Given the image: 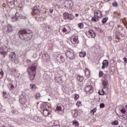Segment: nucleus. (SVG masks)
I'll use <instances>...</instances> for the list:
<instances>
[{
    "instance_id": "f257e3e1",
    "label": "nucleus",
    "mask_w": 127,
    "mask_h": 127,
    "mask_svg": "<svg viewBox=\"0 0 127 127\" xmlns=\"http://www.w3.org/2000/svg\"><path fill=\"white\" fill-rule=\"evenodd\" d=\"M19 37L22 40L29 41L32 38V31L30 29H21L19 31Z\"/></svg>"
},
{
    "instance_id": "f03ea898",
    "label": "nucleus",
    "mask_w": 127,
    "mask_h": 127,
    "mask_svg": "<svg viewBox=\"0 0 127 127\" xmlns=\"http://www.w3.org/2000/svg\"><path fill=\"white\" fill-rule=\"evenodd\" d=\"M37 68V63H34L31 66L29 67L27 71L30 75V78L32 81L35 78V75H36V69Z\"/></svg>"
},
{
    "instance_id": "7ed1b4c3",
    "label": "nucleus",
    "mask_w": 127,
    "mask_h": 127,
    "mask_svg": "<svg viewBox=\"0 0 127 127\" xmlns=\"http://www.w3.org/2000/svg\"><path fill=\"white\" fill-rule=\"evenodd\" d=\"M8 51V50L7 49V47L6 46H4L3 47L0 48V53L1 55H3V56H4L5 57V56L6 54H7V52Z\"/></svg>"
},
{
    "instance_id": "20e7f679",
    "label": "nucleus",
    "mask_w": 127,
    "mask_h": 127,
    "mask_svg": "<svg viewBox=\"0 0 127 127\" xmlns=\"http://www.w3.org/2000/svg\"><path fill=\"white\" fill-rule=\"evenodd\" d=\"M19 103H20L21 105H25V104H26V102H27L26 96L23 94H22L19 97Z\"/></svg>"
},
{
    "instance_id": "39448f33",
    "label": "nucleus",
    "mask_w": 127,
    "mask_h": 127,
    "mask_svg": "<svg viewBox=\"0 0 127 127\" xmlns=\"http://www.w3.org/2000/svg\"><path fill=\"white\" fill-rule=\"evenodd\" d=\"M65 55L67 58L71 59V60L75 59L76 57V56H75V53H74L73 52H71L69 51L65 53Z\"/></svg>"
},
{
    "instance_id": "423d86ee",
    "label": "nucleus",
    "mask_w": 127,
    "mask_h": 127,
    "mask_svg": "<svg viewBox=\"0 0 127 127\" xmlns=\"http://www.w3.org/2000/svg\"><path fill=\"white\" fill-rule=\"evenodd\" d=\"M70 42L72 44H76L79 42L78 40V37L77 36H72L70 38Z\"/></svg>"
},
{
    "instance_id": "0eeeda50",
    "label": "nucleus",
    "mask_w": 127,
    "mask_h": 127,
    "mask_svg": "<svg viewBox=\"0 0 127 127\" xmlns=\"http://www.w3.org/2000/svg\"><path fill=\"white\" fill-rule=\"evenodd\" d=\"M33 120L35 122H37V123H41L43 122V117L35 116L33 117Z\"/></svg>"
},
{
    "instance_id": "6e6552de",
    "label": "nucleus",
    "mask_w": 127,
    "mask_h": 127,
    "mask_svg": "<svg viewBox=\"0 0 127 127\" xmlns=\"http://www.w3.org/2000/svg\"><path fill=\"white\" fill-rule=\"evenodd\" d=\"M85 90L86 93H88V94H90V93H93V87L91 85H87L85 88Z\"/></svg>"
},
{
    "instance_id": "1a4fd4ad",
    "label": "nucleus",
    "mask_w": 127,
    "mask_h": 127,
    "mask_svg": "<svg viewBox=\"0 0 127 127\" xmlns=\"http://www.w3.org/2000/svg\"><path fill=\"white\" fill-rule=\"evenodd\" d=\"M94 15L96 17H98V18H101L103 16V13L101 11L96 10L94 11Z\"/></svg>"
},
{
    "instance_id": "9d476101",
    "label": "nucleus",
    "mask_w": 127,
    "mask_h": 127,
    "mask_svg": "<svg viewBox=\"0 0 127 127\" xmlns=\"http://www.w3.org/2000/svg\"><path fill=\"white\" fill-rule=\"evenodd\" d=\"M63 31L65 33H68L71 31V28H70V26L68 25H65L64 26V28L63 29Z\"/></svg>"
},
{
    "instance_id": "9b49d317",
    "label": "nucleus",
    "mask_w": 127,
    "mask_h": 127,
    "mask_svg": "<svg viewBox=\"0 0 127 127\" xmlns=\"http://www.w3.org/2000/svg\"><path fill=\"white\" fill-rule=\"evenodd\" d=\"M109 80L108 79H103L102 81V86H103V89H107L108 88V84Z\"/></svg>"
},
{
    "instance_id": "f8f14e48",
    "label": "nucleus",
    "mask_w": 127,
    "mask_h": 127,
    "mask_svg": "<svg viewBox=\"0 0 127 127\" xmlns=\"http://www.w3.org/2000/svg\"><path fill=\"white\" fill-rule=\"evenodd\" d=\"M15 56H16V55H15V52H11L10 55H9V57L10 59H11V61L13 62V61H15V59H16V57Z\"/></svg>"
},
{
    "instance_id": "ddd939ff",
    "label": "nucleus",
    "mask_w": 127,
    "mask_h": 127,
    "mask_svg": "<svg viewBox=\"0 0 127 127\" xmlns=\"http://www.w3.org/2000/svg\"><path fill=\"white\" fill-rule=\"evenodd\" d=\"M71 114L72 115L73 118L76 119V118H77V117H78V115L79 114V113L78 112V110H73L72 111Z\"/></svg>"
},
{
    "instance_id": "4468645a",
    "label": "nucleus",
    "mask_w": 127,
    "mask_h": 127,
    "mask_svg": "<svg viewBox=\"0 0 127 127\" xmlns=\"http://www.w3.org/2000/svg\"><path fill=\"white\" fill-rule=\"evenodd\" d=\"M51 114V111L48 110V109H44L43 111V114L44 116V117H47L48 116H49Z\"/></svg>"
},
{
    "instance_id": "2eb2a0df",
    "label": "nucleus",
    "mask_w": 127,
    "mask_h": 127,
    "mask_svg": "<svg viewBox=\"0 0 127 127\" xmlns=\"http://www.w3.org/2000/svg\"><path fill=\"white\" fill-rule=\"evenodd\" d=\"M15 16H13L12 17V21L13 22L17 21V20H18V17H19V13H16L15 14Z\"/></svg>"
},
{
    "instance_id": "dca6fc26",
    "label": "nucleus",
    "mask_w": 127,
    "mask_h": 127,
    "mask_svg": "<svg viewBox=\"0 0 127 127\" xmlns=\"http://www.w3.org/2000/svg\"><path fill=\"white\" fill-rule=\"evenodd\" d=\"M109 66V61L108 60H104L102 63V69H105L107 68Z\"/></svg>"
},
{
    "instance_id": "f3484780",
    "label": "nucleus",
    "mask_w": 127,
    "mask_h": 127,
    "mask_svg": "<svg viewBox=\"0 0 127 127\" xmlns=\"http://www.w3.org/2000/svg\"><path fill=\"white\" fill-rule=\"evenodd\" d=\"M43 57L44 58V61H45L47 63L50 61V56L48 54L44 55Z\"/></svg>"
},
{
    "instance_id": "a211bd4d",
    "label": "nucleus",
    "mask_w": 127,
    "mask_h": 127,
    "mask_svg": "<svg viewBox=\"0 0 127 127\" xmlns=\"http://www.w3.org/2000/svg\"><path fill=\"white\" fill-rule=\"evenodd\" d=\"M51 126H58L59 125V121L58 120L53 121L51 123H50Z\"/></svg>"
},
{
    "instance_id": "6ab92c4d",
    "label": "nucleus",
    "mask_w": 127,
    "mask_h": 127,
    "mask_svg": "<svg viewBox=\"0 0 127 127\" xmlns=\"http://www.w3.org/2000/svg\"><path fill=\"white\" fill-rule=\"evenodd\" d=\"M84 73L86 77H87V78H90L91 73H90V70H89V69H85L84 70Z\"/></svg>"
},
{
    "instance_id": "aec40b11",
    "label": "nucleus",
    "mask_w": 127,
    "mask_h": 127,
    "mask_svg": "<svg viewBox=\"0 0 127 127\" xmlns=\"http://www.w3.org/2000/svg\"><path fill=\"white\" fill-rule=\"evenodd\" d=\"M7 30L6 31V33H9V32H11L12 31V25L11 24L7 25Z\"/></svg>"
},
{
    "instance_id": "412c9836",
    "label": "nucleus",
    "mask_w": 127,
    "mask_h": 127,
    "mask_svg": "<svg viewBox=\"0 0 127 127\" xmlns=\"http://www.w3.org/2000/svg\"><path fill=\"white\" fill-rule=\"evenodd\" d=\"M30 88L32 90V91H36V86L34 84H30Z\"/></svg>"
},
{
    "instance_id": "4be33fe9",
    "label": "nucleus",
    "mask_w": 127,
    "mask_h": 127,
    "mask_svg": "<svg viewBox=\"0 0 127 127\" xmlns=\"http://www.w3.org/2000/svg\"><path fill=\"white\" fill-rule=\"evenodd\" d=\"M92 32H93V30H89L88 31L86 32V35L88 37H91V35L92 34Z\"/></svg>"
},
{
    "instance_id": "5701e85b",
    "label": "nucleus",
    "mask_w": 127,
    "mask_h": 127,
    "mask_svg": "<svg viewBox=\"0 0 127 127\" xmlns=\"http://www.w3.org/2000/svg\"><path fill=\"white\" fill-rule=\"evenodd\" d=\"M91 20L94 22H97V21H99V18L95 16V17L92 18Z\"/></svg>"
},
{
    "instance_id": "b1692460",
    "label": "nucleus",
    "mask_w": 127,
    "mask_h": 127,
    "mask_svg": "<svg viewBox=\"0 0 127 127\" xmlns=\"http://www.w3.org/2000/svg\"><path fill=\"white\" fill-rule=\"evenodd\" d=\"M108 19L109 18H108V17H106L104 18L102 21L103 24H106V23H107V21H108Z\"/></svg>"
},
{
    "instance_id": "393cba45",
    "label": "nucleus",
    "mask_w": 127,
    "mask_h": 127,
    "mask_svg": "<svg viewBox=\"0 0 127 127\" xmlns=\"http://www.w3.org/2000/svg\"><path fill=\"white\" fill-rule=\"evenodd\" d=\"M77 79L78 81H79V82H83V80H84V77H83V76L78 75Z\"/></svg>"
},
{
    "instance_id": "a878e982",
    "label": "nucleus",
    "mask_w": 127,
    "mask_h": 127,
    "mask_svg": "<svg viewBox=\"0 0 127 127\" xmlns=\"http://www.w3.org/2000/svg\"><path fill=\"white\" fill-rule=\"evenodd\" d=\"M9 85L10 86L9 90L11 92H13V90H14V86L12 84H9Z\"/></svg>"
},
{
    "instance_id": "bb28decb",
    "label": "nucleus",
    "mask_w": 127,
    "mask_h": 127,
    "mask_svg": "<svg viewBox=\"0 0 127 127\" xmlns=\"http://www.w3.org/2000/svg\"><path fill=\"white\" fill-rule=\"evenodd\" d=\"M74 15L73 14H69L67 18V19H69V20H73V19L74 18Z\"/></svg>"
},
{
    "instance_id": "cd10ccee",
    "label": "nucleus",
    "mask_w": 127,
    "mask_h": 127,
    "mask_svg": "<svg viewBox=\"0 0 127 127\" xmlns=\"http://www.w3.org/2000/svg\"><path fill=\"white\" fill-rule=\"evenodd\" d=\"M99 95H101V96H102L103 95H107V93H106V92H105L104 89H102L101 91H99Z\"/></svg>"
},
{
    "instance_id": "c85d7f7f",
    "label": "nucleus",
    "mask_w": 127,
    "mask_h": 127,
    "mask_svg": "<svg viewBox=\"0 0 127 127\" xmlns=\"http://www.w3.org/2000/svg\"><path fill=\"white\" fill-rule=\"evenodd\" d=\"M72 124L73 126H75V127H79V123L76 120L73 121Z\"/></svg>"
},
{
    "instance_id": "c756f323",
    "label": "nucleus",
    "mask_w": 127,
    "mask_h": 127,
    "mask_svg": "<svg viewBox=\"0 0 127 127\" xmlns=\"http://www.w3.org/2000/svg\"><path fill=\"white\" fill-rule=\"evenodd\" d=\"M79 56L80 57H82V58L85 57V56H86V53L85 52H80L79 53Z\"/></svg>"
},
{
    "instance_id": "7c9ffc66",
    "label": "nucleus",
    "mask_w": 127,
    "mask_h": 127,
    "mask_svg": "<svg viewBox=\"0 0 127 127\" xmlns=\"http://www.w3.org/2000/svg\"><path fill=\"white\" fill-rule=\"evenodd\" d=\"M40 109H41L42 111H43L44 110H46V105H45V104H41L40 106Z\"/></svg>"
},
{
    "instance_id": "2f4dec72",
    "label": "nucleus",
    "mask_w": 127,
    "mask_h": 127,
    "mask_svg": "<svg viewBox=\"0 0 127 127\" xmlns=\"http://www.w3.org/2000/svg\"><path fill=\"white\" fill-rule=\"evenodd\" d=\"M68 15H69V13H64V19H68Z\"/></svg>"
},
{
    "instance_id": "473e14b6",
    "label": "nucleus",
    "mask_w": 127,
    "mask_h": 127,
    "mask_svg": "<svg viewBox=\"0 0 127 127\" xmlns=\"http://www.w3.org/2000/svg\"><path fill=\"white\" fill-rule=\"evenodd\" d=\"M112 125H113V126H118V125H119V121H115L114 122H112L111 123Z\"/></svg>"
},
{
    "instance_id": "72a5a7b5",
    "label": "nucleus",
    "mask_w": 127,
    "mask_h": 127,
    "mask_svg": "<svg viewBox=\"0 0 127 127\" xmlns=\"http://www.w3.org/2000/svg\"><path fill=\"white\" fill-rule=\"evenodd\" d=\"M96 112H97V108H95L90 111V113L92 114V115H95V113H96Z\"/></svg>"
},
{
    "instance_id": "f704fd0d",
    "label": "nucleus",
    "mask_w": 127,
    "mask_h": 127,
    "mask_svg": "<svg viewBox=\"0 0 127 127\" xmlns=\"http://www.w3.org/2000/svg\"><path fill=\"white\" fill-rule=\"evenodd\" d=\"M3 77V71L2 69H0V79H1Z\"/></svg>"
},
{
    "instance_id": "c9c22d12",
    "label": "nucleus",
    "mask_w": 127,
    "mask_h": 127,
    "mask_svg": "<svg viewBox=\"0 0 127 127\" xmlns=\"http://www.w3.org/2000/svg\"><path fill=\"white\" fill-rule=\"evenodd\" d=\"M33 12L34 14H37H37H39L40 11H39V9H38L37 10L34 11Z\"/></svg>"
},
{
    "instance_id": "e433bc0d",
    "label": "nucleus",
    "mask_w": 127,
    "mask_h": 127,
    "mask_svg": "<svg viewBox=\"0 0 127 127\" xmlns=\"http://www.w3.org/2000/svg\"><path fill=\"white\" fill-rule=\"evenodd\" d=\"M91 35H90V37H92V38H95L96 37V33L95 32L93 31V32H91Z\"/></svg>"
},
{
    "instance_id": "4c0bfd02",
    "label": "nucleus",
    "mask_w": 127,
    "mask_h": 127,
    "mask_svg": "<svg viewBox=\"0 0 127 127\" xmlns=\"http://www.w3.org/2000/svg\"><path fill=\"white\" fill-rule=\"evenodd\" d=\"M48 12L49 15H51L52 12H53V8H49Z\"/></svg>"
},
{
    "instance_id": "58836bf2",
    "label": "nucleus",
    "mask_w": 127,
    "mask_h": 127,
    "mask_svg": "<svg viewBox=\"0 0 127 127\" xmlns=\"http://www.w3.org/2000/svg\"><path fill=\"white\" fill-rule=\"evenodd\" d=\"M78 27H79V28H83L84 27V23H79L78 24Z\"/></svg>"
},
{
    "instance_id": "ea45409f",
    "label": "nucleus",
    "mask_w": 127,
    "mask_h": 127,
    "mask_svg": "<svg viewBox=\"0 0 127 127\" xmlns=\"http://www.w3.org/2000/svg\"><path fill=\"white\" fill-rule=\"evenodd\" d=\"M11 113L14 115H17V114H18V111H16V110H12Z\"/></svg>"
},
{
    "instance_id": "a19ab883",
    "label": "nucleus",
    "mask_w": 127,
    "mask_h": 127,
    "mask_svg": "<svg viewBox=\"0 0 127 127\" xmlns=\"http://www.w3.org/2000/svg\"><path fill=\"white\" fill-rule=\"evenodd\" d=\"M40 97H41V94H40V93H37L36 95V99H38V98H40Z\"/></svg>"
},
{
    "instance_id": "79ce46f5",
    "label": "nucleus",
    "mask_w": 127,
    "mask_h": 127,
    "mask_svg": "<svg viewBox=\"0 0 127 127\" xmlns=\"http://www.w3.org/2000/svg\"><path fill=\"white\" fill-rule=\"evenodd\" d=\"M121 112L122 114H126V113H127V110H126V109L123 108L121 110Z\"/></svg>"
},
{
    "instance_id": "37998d69",
    "label": "nucleus",
    "mask_w": 127,
    "mask_h": 127,
    "mask_svg": "<svg viewBox=\"0 0 127 127\" xmlns=\"http://www.w3.org/2000/svg\"><path fill=\"white\" fill-rule=\"evenodd\" d=\"M99 75L100 78H101V77H103V75H104V72L102 71H100Z\"/></svg>"
},
{
    "instance_id": "c03bdc74",
    "label": "nucleus",
    "mask_w": 127,
    "mask_h": 127,
    "mask_svg": "<svg viewBox=\"0 0 127 127\" xmlns=\"http://www.w3.org/2000/svg\"><path fill=\"white\" fill-rule=\"evenodd\" d=\"M104 107H105V104L101 103L100 104V109H103V108H104Z\"/></svg>"
},
{
    "instance_id": "a18cd8bd",
    "label": "nucleus",
    "mask_w": 127,
    "mask_h": 127,
    "mask_svg": "<svg viewBox=\"0 0 127 127\" xmlns=\"http://www.w3.org/2000/svg\"><path fill=\"white\" fill-rule=\"evenodd\" d=\"M68 4H69V7H73V2H69L68 3Z\"/></svg>"
},
{
    "instance_id": "49530a36",
    "label": "nucleus",
    "mask_w": 127,
    "mask_h": 127,
    "mask_svg": "<svg viewBox=\"0 0 127 127\" xmlns=\"http://www.w3.org/2000/svg\"><path fill=\"white\" fill-rule=\"evenodd\" d=\"M3 111H4V109H3L2 106L0 104V113H2Z\"/></svg>"
},
{
    "instance_id": "de8ad7c7",
    "label": "nucleus",
    "mask_w": 127,
    "mask_h": 127,
    "mask_svg": "<svg viewBox=\"0 0 127 127\" xmlns=\"http://www.w3.org/2000/svg\"><path fill=\"white\" fill-rule=\"evenodd\" d=\"M113 24H114V23H113V22H110L109 23V27H113Z\"/></svg>"
},
{
    "instance_id": "09e8293b",
    "label": "nucleus",
    "mask_w": 127,
    "mask_h": 127,
    "mask_svg": "<svg viewBox=\"0 0 127 127\" xmlns=\"http://www.w3.org/2000/svg\"><path fill=\"white\" fill-rule=\"evenodd\" d=\"M57 111H61V110H62V107H61V106H58L57 107Z\"/></svg>"
},
{
    "instance_id": "8fccbe9b",
    "label": "nucleus",
    "mask_w": 127,
    "mask_h": 127,
    "mask_svg": "<svg viewBox=\"0 0 127 127\" xmlns=\"http://www.w3.org/2000/svg\"><path fill=\"white\" fill-rule=\"evenodd\" d=\"M103 80H108V75H104L103 76Z\"/></svg>"
},
{
    "instance_id": "3c124183",
    "label": "nucleus",
    "mask_w": 127,
    "mask_h": 127,
    "mask_svg": "<svg viewBox=\"0 0 127 127\" xmlns=\"http://www.w3.org/2000/svg\"><path fill=\"white\" fill-rule=\"evenodd\" d=\"M61 59H62L61 61H62V62H64V56H61Z\"/></svg>"
},
{
    "instance_id": "603ef678",
    "label": "nucleus",
    "mask_w": 127,
    "mask_h": 127,
    "mask_svg": "<svg viewBox=\"0 0 127 127\" xmlns=\"http://www.w3.org/2000/svg\"><path fill=\"white\" fill-rule=\"evenodd\" d=\"M74 99L75 100H78V99H79V95L76 94Z\"/></svg>"
},
{
    "instance_id": "864d4df0",
    "label": "nucleus",
    "mask_w": 127,
    "mask_h": 127,
    "mask_svg": "<svg viewBox=\"0 0 127 127\" xmlns=\"http://www.w3.org/2000/svg\"><path fill=\"white\" fill-rule=\"evenodd\" d=\"M76 106L77 107H80V106H81V102H77L76 104Z\"/></svg>"
},
{
    "instance_id": "5fc2aeb1",
    "label": "nucleus",
    "mask_w": 127,
    "mask_h": 127,
    "mask_svg": "<svg viewBox=\"0 0 127 127\" xmlns=\"http://www.w3.org/2000/svg\"><path fill=\"white\" fill-rule=\"evenodd\" d=\"M38 9V8H37V6H35L33 9V12L35 11V10H37Z\"/></svg>"
},
{
    "instance_id": "6e6d98bb",
    "label": "nucleus",
    "mask_w": 127,
    "mask_h": 127,
    "mask_svg": "<svg viewBox=\"0 0 127 127\" xmlns=\"http://www.w3.org/2000/svg\"><path fill=\"white\" fill-rule=\"evenodd\" d=\"M113 6H118V3L117 2H114L113 3Z\"/></svg>"
},
{
    "instance_id": "4d7b16f0",
    "label": "nucleus",
    "mask_w": 127,
    "mask_h": 127,
    "mask_svg": "<svg viewBox=\"0 0 127 127\" xmlns=\"http://www.w3.org/2000/svg\"><path fill=\"white\" fill-rule=\"evenodd\" d=\"M124 61L125 62V63L127 64V58L125 57L124 58Z\"/></svg>"
},
{
    "instance_id": "13d9d810",
    "label": "nucleus",
    "mask_w": 127,
    "mask_h": 127,
    "mask_svg": "<svg viewBox=\"0 0 127 127\" xmlns=\"http://www.w3.org/2000/svg\"><path fill=\"white\" fill-rule=\"evenodd\" d=\"M13 122H14L15 123H18V121L16 119H13Z\"/></svg>"
},
{
    "instance_id": "bf43d9fd",
    "label": "nucleus",
    "mask_w": 127,
    "mask_h": 127,
    "mask_svg": "<svg viewBox=\"0 0 127 127\" xmlns=\"http://www.w3.org/2000/svg\"><path fill=\"white\" fill-rule=\"evenodd\" d=\"M27 63H29V64H30V63H31V61L29 60H27Z\"/></svg>"
},
{
    "instance_id": "052dcab7",
    "label": "nucleus",
    "mask_w": 127,
    "mask_h": 127,
    "mask_svg": "<svg viewBox=\"0 0 127 127\" xmlns=\"http://www.w3.org/2000/svg\"><path fill=\"white\" fill-rule=\"evenodd\" d=\"M22 18H23V19H25V18H26V16H22Z\"/></svg>"
},
{
    "instance_id": "680f3d73",
    "label": "nucleus",
    "mask_w": 127,
    "mask_h": 127,
    "mask_svg": "<svg viewBox=\"0 0 127 127\" xmlns=\"http://www.w3.org/2000/svg\"><path fill=\"white\" fill-rule=\"evenodd\" d=\"M58 79L61 81V82H62V78H61V77H59Z\"/></svg>"
},
{
    "instance_id": "e2e57ef3",
    "label": "nucleus",
    "mask_w": 127,
    "mask_h": 127,
    "mask_svg": "<svg viewBox=\"0 0 127 127\" xmlns=\"http://www.w3.org/2000/svg\"><path fill=\"white\" fill-rule=\"evenodd\" d=\"M48 127H60V126H49Z\"/></svg>"
},
{
    "instance_id": "0e129e2a",
    "label": "nucleus",
    "mask_w": 127,
    "mask_h": 127,
    "mask_svg": "<svg viewBox=\"0 0 127 127\" xmlns=\"http://www.w3.org/2000/svg\"><path fill=\"white\" fill-rule=\"evenodd\" d=\"M3 95H6V92L3 91Z\"/></svg>"
},
{
    "instance_id": "69168bd1",
    "label": "nucleus",
    "mask_w": 127,
    "mask_h": 127,
    "mask_svg": "<svg viewBox=\"0 0 127 127\" xmlns=\"http://www.w3.org/2000/svg\"><path fill=\"white\" fill-rule=\"evenodd\" d=\"M116 39H119V36L116 35Z\"/></svg>"
},
{
    "instance_id": "338daca9",
    "label": "nucleus",
    "mask_w": 127,
    "mask_h": 127,
    "mask_svg": "<svg viewBox=\"0 0 127 127\" xmlns=\"http://www.w3.org/2000/svg\"><path fill=\"white\" fill-rule=\"evenodd\" d=\"M75 16H76V17L79 16V14L76 13V14H75Z\"/></svg>"
},
{
    "instance_id": "774afa93",
    "label": "nucleus",
    "mask_w": 127,
    "mask_h": 127,
    "mask_svg": "<svg viewBox=\"0 0 127 127\" xmlns=\"http://www.w3.org/2000/svg\"><path fill=\"white\" fill-rule=\"evenodd\" d=\"M105 12L106 13H109V11H106Z\"/></svg>"
}]
</instances>
